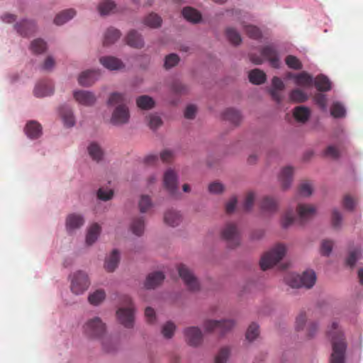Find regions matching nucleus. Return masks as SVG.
Masks as SVG:
<instances>
[{
    "label": "nucleus",
    "mask_w": 363,
    "mask_h": 363,
    "mask_svg": "<svg viewBox=\"0 0 363 363\" xmlns=\"http://www.w3.org/2000/svg\"><path fill=\"white\" fill-rule=\"evenodd\" d=\"M84 330L90 337L101 339L103 350L106 352L116 350V345L113 343L111 337L106 336V325L99 317L91 318L84 325Z\"/></svg>",
    "instance_id": "f257e3e1"
},
{
    "label": "nucleus",
    "mask_w": 363,
    "mask_h": 363,
    "mask_svg": "<svg viewBox=\"0 0 363 363\" xmlns=\"http://www.w3.org/2000/svg\"><path fill=\"white\" fill-rule=\"evenodd\" d=\"M126 103V99L123 94L114 92L110 95L108 105L116 106L111 118V123L113 125H120L128 122L130 113Z\"/></svg>",
    "instance_id": "f03ea898"
},
{
    "label": "nucleus",
    "mask_w": 363,
    "mask_h": 363,
    "mask_svg": "<svg viewBox=\"0 0 363 363\" xmlns=\"http://www.w3.org/2000/svg\"><path fill=\"white\" fill-rule=\"evenodd\" d=\"M332 339L333 352L330 356V363H345L346 343L342 333L337 330V323L333 322L332 330L328 331Z\"/></svg>",
    "instance_id": "7ed1b4c3"
},
{
    "label": "nucleus",
    "mask_w": 363,
    "mask_h": 363,
    "mask_svg": "<svg viewBox=\"0 0 363 363\" xmlns=\"http://www.w3.org/2000/svg\"><path fill=\"white\" fill-rule=\"evenodd\" d=\"M315 274L312 270L306 271L301 275L290 274L285 277L286 283L292 288L304 286L309 289L315 284Z\"/></svg>",
    "instance_id": "20e7f679"
},
{
    "label": "nucleus",
    "mask_w": 363,
    "mask_h": 363,
    "mask_svg": "<svg viewBox=\"0 0 363 363\" xmlns=\"http://www.w3.org/2000/svg\"><path fill=\"white\" fill-rule=\"evenodd\" d=\"M286 252V247L284 245L278 244L266 252L260 260V267L262 270H266L279 262Z\"/></svg>",
    "instance_id": "39448f33"
},
{
    "label": "nucleus",
    "mask_w": 363,
    "mask_h": 363,
    "mask_svg": "<svg viewBox=\"0 0 363 363\" xmlns=\"http://www.w3.org/2000/svg\"><path fill=\"white\" fill-rule=\"evenodd\" d=\"M261 55L262 56L250 54V59L253 63L259 65L263 62L262 57H263L269 62L272 67L274 68L279 67L280 61L278 57L277 51L274 46L267 45L262 48L261 50Z\"/></svg>",
    "instance_id": "423d86ee"
},
{
    "label": "nucleus",
    "mask_w": 363,
    "mask_h": 363,
    "mask_svg": "<svg viewBox=\"0 0 363 363\" xmlns=\"http://www.w3.org/2000/svg\"><path fill=\"white\" fill-rule=\"evenodd\" d=\"M123 301L126 307L120 308L117 311V316L122 325H123L125 328H130L133 326L134 308L131 298L128 296H124L123 297Z\"/></svg>",
    "instance_id": "0eeeda50"
},
{
    "label": "nucleus",
    "mask_w": 363,
    "mask_h": 363,
    "mask_svg": "<svg viewBox=\"0 0 363 363\" xmlns=\"http://www.w3.org/2000/svg\"><path fill=\"white\" fill-rule=\"evenodd\" d=\"M90 285L88 275L83 271H77L75 272L71 279V291L79 295L86 291Z\"/></svg>",
    "instance_id": "6e6552de"
},
{
    "label": "nucleus",
    "mask_w": 363,
    "mask_h": 363,
    "mask_svg": "<svg viewBox=\"0 0 363 363\" xmlns=\"http://www.w3.org/2000/svg\"><path fill=\"white\" fill-rule=\"evenodd\" d=\"M221 237L231 248H234L240 245V232L237 225L233 223L225 224L221 230Z\"/></svg>",
    "instance_id": "1a4fd4ad"
},
{
    "label": "nucleus",
    "mask_w": 363,
    "mask_h": 363,
    "mask_svg": "<svg viewBox=\"0 0 363 363\" xmlns=\"http://www.w3.org/2000/svg\"><path fill=\"white\" fill-rule=\"evenodd\" d=\"M235 325L233 320L227 319L223 320H207L204 322L203 326L206 331H218L221 335L230 330Z\"/></svg>",
    "instance_id": "9d476101"
},
{
    "label": "nucleus",
    "mask_w": 363,
    "mask_h": 363,
    "mask_svg": "<svg viewBox=\"0 0 363 363\" xmlns=\"http://www.w3.org/2000/svg\"><path fill=\"white\" fill-rule=\"evenodd\" d=\"M177 270L180 277L189 290H199V283L191 270L187 266L184 264H179L177 267Z\"/></svg>",
    "instance_id": "9b49d317"
},
{
    "label": "nucleus",
    "mask_w": 363,
    "mask_h": 363,
    "mask_svg": "<svg viewBox=\"0 0 363 363\" xmlns=\"http://www.w3.org/2000/svg\"><path fill=\"white\" fill-rule=\"evenodd\" d=\"M315 212L316 209L313 206L299 203L296 208V219L300 224H304L314 217Z\"/></svg>",
    "instance_id": "f8f14e48"
},
{
    "label": "nucleus",
    "mask_w": 363,
    "mask_h": 363,
    "mask_svg": "<svg viewBox=\"0 0 363 363\" xmlns=\"http://www.w3.org/2000/svg\"><path fill=\"white\" fill-rule=\"evenodd\" d=\"M164 186L171 196H176L177 192V176L174 170L168 169L164 174Z\"/></svg>",
    "instance_id": "ddd939ff"
},
{
    "label": "nucleus",
    "mask_w": 363,
    "mask_h": 363,
    "mask_svg": "<svg viewBox=\"0 0 363 363\" xmlns=\"http://www.w3.org/2000/svg\"><path fill=\"white\" fill-rule=\"evenodd\" d=\"M184 335L190 345L197 346L202 342L203 335L201 330L197 327L187 328L184 330Z\"/></svg>",
    "instance_id": "4468645a"
},
{
    "label": "nucleus",
    "mask_w": 363,
    "mask_h": 363,
    "mask_svg": "<svg viewBox=\"0 0 363 363\" xmlns=\"http://www.w3.org/2000/svg\"><path fill=\"white\" fill-rule=\"evenodd\" d=\"M74 97L79 104L84 106H92L96 101L92 92L84 90L74 91Z\"/></svg>",
    "instance_id": "2eb2a0df"
},
{
    "label": "nucleus",
    "mask_w": 363,
    "mask_h": 363,
    "mask_svg": "<svg viewBox=\"0 0 363 363\" xmlns=\"http://www.w3.org/2000/svg\"><path fill=\"white\" fill-rule=\"evenodd\" d=\"M99 73L96 70L83 72L78 78L79 84L84 86L92 85L99 78Z\"/></svg>",
    "instance_id": "dca6fc26"
},
{
    "label": "nucleus",
    "mask_w": 363,
    "mask_h": 363,
    "mask_svg": "<svg viewBox=\"0 0 363 363\" xmlns=\"http://www.w3.org/2000/svg\"><path fill=\"white\" fill-rule=\"evenodd\" d=\"M53 93V86L49 81L40 82L34 89V94L37 97H44Z\"/></svg>",
    "instance_id": "f3484780"
},
{
    "label": "nucleus",
    "mask_w": 363,
    "mask_h": 363,
    "mask_svg": "<svg viewBox=\"0 0 363 363\" xmlns=\"http://www.w3.org/2000/svg\"><path fill=\"white\" fill-rule=\"evenodd\" d=\"M289 77L294 79L296 84L301 86H311L313 79L311 75L306 72L299 74H289Z\"/></svg>",
    "instance_id": "a211bd4d"
},
{
    "label": "nucleus",
    "mask_w": 363,
    "mask_h": 363,
    "mask_svg": "<svg viewBox=\"0 0 363 363\" xmlns=\"http://www.w3.org/2000/svg\"><path fill=\"white\" fill-rule=\"evenodd\" d=\"M100 62L104 67L110 70H117L122 69L124 67L121 60L112 56L101 57Z\"/></svg>",
    "instance_id": "6ab92c4d"
},
{
    "label": "nucleus",
    "mask_w": 363,
    "mask_h": 363,
    "mask_svg": "<svg viewBox=\"0 0 363 363\" xmlns=\"http://www.w3.org/2000/svg\"><path fill=\"white\" fill-rule=\"evenodd\" d=\"M294 169L291 167H286L282 169L279 179L283 189H288L293 180Z\"/></svg>",
    "instance_id": "aec40b11"
},
{
    "label": "nucleus",
    "mask_w": 363,
    "mask_h": 363,
    "mask_svg": "<svg viewBox=\"0 0 363 363\" xmlns=\"http://www.w3.org/2000/svg\"><path fill=\"white\" fill-rule=\"evenodd\" d=\"M284 89V84L281 79L277 77L272 79V88L270 89V94L272 99L279 103L281 101L280 91Z\"/></svg>",
    "instance_id": "412c9836"
},
{
    "label": "nucleus",
    "mask_w": 363,
    "mask_h": 363,
    "mask_svg": "<svg viewBox=\"0 0 363 363\" xmlns=\"http://www.w3.org/2000/svg\"><path fill=\"white\" fill-rule=\"evenodd\" d=\"M164 275L162 272H155L150 274L145 282V286L147 289H155L159 286L164 280Z\"/></svg>",
    "instance_id": "4be33fe9"
},
{
    "label": "nucleus",
    "mask_w": 363,
    "mask_h": 363,
    "mask_svg": "<svg viewBox=\"0 0 363 363\" xmlns=\"http://www.w3.org/2000/svg\"><path fill=\"white\" fill-rule=\"evenodd\" d=\"M25 132L28 137L35 139L41 135L42 127L37 121H31L26 124Z\"/></svg>",
    "instance_id": "5701e85b"
},
{
    "label": "nucleus",
    "mask_w": 363,
    "mask_h": 363,
    "mask_svg": "<svg viewBox=\"0 0 363 363\" xmlns=\"http://www.w3.org/2000/svg\"><path fill=\"white\" fill-rule=\"evenodd\" d=\"M131 232L137 235L141 236L145 230V219L143 216L134 217L130 224Z\"/></svg>",
    "instance_id": "b1692460"
},
{
    "label": "nucleus",
    "mask_w": 363,
    "mask_h": 363,
    "mask_svg": "<svg viewBox=\"0 0 363 363\" xmlns=\"http://www.w3.org/2000/svg\"><path fill=\"white\" fill-rule=\"evenodd\" d=\"M16 29L21 35L27 36L35 30V24L32 21L24 20L16 25Z\"/></svg>",
    "instance_id": "393cba45"
},
{
    "label": "nucleus",
    "mask_w": 363,
    "mask_h": 363,
    "mask_svg": "<svg viewBox=\"0 0 363 363\" xmlns=\"http://www.w3.org/2000/svg\"><path fill=\"white\" fill-rule=\"evenodd\" d=\"M60 114L65 126L72 127L74 125L75 119L72 111L69 106H61L60 108Z\"/></svg>",
    "instance_id": "a878e982"
},
{
    "label": "nucleus",
    "mask_w": 363,
    "mask_h": 363,
    "mask_svg": "<svg viewBox=\"0 0 363 363\" xmlns=\"http://www.w3.org/2000/svg\"><path fill=\"white\" fill-rule=\"evenodd\" d=\"M119 252L117 250H113L108 257L106 258L104 264L105 269L108 272H113L118 267L119 262Z\"/></svg>",
    "instance_id": "bb28decb"
},
{
    "label": "nucleus",
    "mask_w": 363,
    "mask_h": 363,
    "mask_svg": "<svg viewBox=\"0 0 363 363\" xmlns=\"http://www.w3.org/2000/svg\"><path fill=\"white\" fill-rule=\"evenodd\" d=\"M126 41L128 45L135 48H141L144 45V41L141 35L134 30L128 33Z\"/></svg>",
    "instance_id": "cd10ccee"
},
{
    "label": "nucleus",
    "mask_w": 363,
    "mask_h": 363,
    "mask_svg": "<svg viewBox=\"0 0 363 363\" xmlns=\"http://www.w3.org/2000/svg\"><path fill=\"white\" fill-rule=\"evenodd\" d=\"M84 218L81 215L72 213L67 216L66 227L67 230H74L83 225Z\"/></svg>",
    "instance_id": "c85d7f7f"
},
{
    "label": "nucleus",
    "mask_w": 363,
    "mask_h": 363,
    "mask_svg": "<svg viewBox=\"0 0 363 363\" xmlns=\"http://www.w3.org/2000/svg\"><path fill=\"white\" fill-rule=\"evenodd\" d=\"M260 208L264 212L274 213L278 209V203L274 198L264 196L260 203Z\"/></svg>",
    "instance_id": "c756f323"
},
{
    "label": "nucleus",
    "mask_w": 363,
    "mask_h": 363,
    "mask_svg": "<svg viewBox=\"0 0 363 363\" xmlns=\"http://www.w3.org/2000/svg\"><path fill=\"white\" fill-rule=\"evenodd\" d=\"M165 223L170 226H177L182 221L181 214L174 210H168L164 216Z\"/></svg>",
    "instance_id": "7c9ffc66"
},
{
    "label": "nucleus",
    "mask_w": 363,
    "mask_h": 363,
    "mask_svg": "<svg viewBox=\"0 0 363 363\" xmlns=\"http://www.w3.org/2000/svg\"><path fill=\"white\" fill-rule=\"evenodd\" d=\"M316 89L320 91H328L331 89V83L325 75H318L313 82Z\"/></svg>",
    "instance_id": "2f4dec72"
},
{
    "label": "nucleus",
    "mask_w": 363,
    "mask_h": 363,
    "mask_svg": "<svg viewBox=\"0 0 363 363\" xmlns=\"http://www.w3.org/2000/svg\"><path fill=\"white\" fill-rule=\"evenodd\" d=\"M88 152L91 159L97 162L101 161L104 156V151L96 143H91L88 146Z\"/></svg>",
    "instance_id": "473e14b6"
},
{
    "label": "nucleus",
    "mask_w": 363,
    "mask_h": 363,
    "mask_svg": "<svg viewBox=\"0 0 363 363\" xmlns=\"http://www.w3.org/2000/svg\"><path fill=\"white\" fill-rule=\"evenodd\" d=\"M76 14V12L74 9H67L60 13H59L54 19V23L60 26L72 18Z\"/></svg>",
    "instance_id": "72a5a7b5"
},
{
    "label": "nucleus",
    "mask_w": 363,
    "mask_h": 363,
    "mask_svg": "<svg viewBox=\"0 0 363 363\" xmlns=\"http://www.w3.org/2000/svg\"><path fill=\"white\" fill-rule=\"evenodd\" d=\"M121 35L119 30L114 28H108L104 34V45H109L114 43L118 39H119Z\"/></svg>",
    "instance_id": "f704fd0d"
},
{
    "label": "nucleus",
    "mask_w": 363,
    "mask_h": 363,
    "mask_svg": "<svg viewBox=\"0 0 363 363\" xmlns=\"http://www.w3.org/2000/svg\"><path fill=\"white\" fill-rule=\"evenodd\" d=\"M223 118L234 125H238L242 117L240 112L233 108H228L223 113Z\"/></svg>",
    "instance_id": "c9c22d12"
},
{
    "label": "nucleus",
    "mask_w": 363,
    "mask_h": 363,
    "mask_svg": "<svg viewBox=\"0 0 363 363\" xmlns=\"http://www.w3.org/2000/svg\"><path fill=\"white\" fill-rule=\"evenodd\" d=\"M182 15L185 19L192 23H198L201 18V13L191 7L183 9Z\"/></svg>",
    "instance_id": "e433bc0d"
},
{
    "label": "nucleus",
    "mask_w": 363,
    "mask_h": 363,
    "mask_svg": "<svg viewBox=\"0 0 363 363\" xmlns=\"http://www.w3.org/2000/svg\"><path fill=\"white\" fill-rule=\"evenodd\" d=\"M310 114V109L305 106H297L294 111V116L296 120L302 123L308 120Z\"/></svg>",
    "instance_id": "4c0bfd02"
},
{
    "label": "nucleus",
    "mask_w": 363,
    "mask_h": 363,
    "mask_svg": "<svg viewBox=\"0 0 363 363\" xmlns=\"http://www.w3.org/2000/svg\"><path fill=\"white\" fill-rule=\"evenodd\" d=\"M250 82L255 84H263L266 80V74L258 69H252L249 73Z\"/></svg>",
    "instance_id": "58836bf2"
},
{
    "label": "nucleus",
    "mask_w": 363,
    "mask_h": 363,
    "mask_svg": "<svg viewBox=\"0 0 363 363\" xmlns=\"http://www.w3.org/2000/svg\"><path fill=\"white\" fill-rule=\"evenodd\" d=\"M100 232V226L97 223L93 224L88 230L86 238V244L89 245H92L97 240Z\"/></svg>",
    "instance_id": "ea45409f"
},
{
    "label": "nucleus",
    "mask_w": 363,
    "mask_h": 363,
    "mask_svg": "<svg viewBox=\"0 0 363 363\" xmlns=\"http://www.w3.org/2000/svg\"><path fill=\"white\" fill-rule=\"evenodd\" d=\"M116 9V4L111 0H104L101 1L99 6L98 10L101 15H108L113 13Z\"/></svg>",
    "instance_id": "a19ab883"
},
{
    "label": "nucleus",
    "mask_w": 363,
    "mask_h": 363,
    "mask_svg": "<svg viewBox=\"0 0 363 363\" xmlns=\"http://www.w3.org/2000/svg\"><path fill=\"white\" fill-rule=\"evenodd\" d=\"M137 106L141 109H150L154 107L155 101L150 96L143 95L139 96L136 100Z\"/></svg>",
    "instance_id": "79ce46f5"
},
{
    "label": "nucleus",
    "mask_w": 363,
    "mask_h": 363,
    "mask_svg": "<svg viewBox=\"0 0 363 363\" xmlns=\"http://www.w3.org/2000/svg\"><path fill=\"white\" fill-rule=\"evenodd\" d=\"M106 298V293L103 289H98L94 293L90 294L88 300L92 305L97 306L101 303Z\"/></svg>",
    "instance_id": "37998d69"
},
{
    "label": "nucleus",
    "mask_w": 363,
    "mask_h": 363,
    "mask_svg": "<svg viewBox=\"0 0 363 363\" xmlns=\"http://www.w3.org/2000/svg\"><path fill=\"white\" fill-rule=\"evenodd\" d=\"M290 100L296 103L304 102L308 99L307 94L299 89L292 90L289 94Z\"/></svg>",
    "instance_id": "c03bdc74"
},
{
    "label": "nucleus",
    "mask_w": 363,
    "mask_h": 363,
    "mask_svg": "<svg viewBox=\"0 0 363 363\" xmlns=\"http://www.w3.org/2000/svg\"><path fill=\"white\" fill-rule=\"evenodd\" d=\"M225 35L228 40L230 42V43L235 45H239L242 41L240 35L234 28H227L225 31Z\"/></svg>",
    "instance_id": "a18cd8bd"
},
{
    "label": "nucleus",
    "mask_w": 363,
    "mask_h": 363,
    "mask_svg": "<svg viewBox=\"0 0 363 363\" xmlns=\"http://www.w3.org/2000/svg\"><path fill=\"white\" fill-rule=\"evenodd\" d=\"M362 252L359 248L351 250L346 259V264L350 267H354L357 261L361 257Z\"/></svg>",
    "instance_id": "49530a36"
},
{
    "label": "nucleus",
    "mask_w": 363,
    "mask_h": 363,
    "mask_svg": "<svg viewBox=\"0 0 363 363\" xmlns=\"http://www.w3.org/2000/svg\"><path fill=\"white\" fill-rule=\"evenodd\" d=\"M144 23L149 27L157 28L161 26L162 19L158 15L150 13L145 18Z\"/></svg>",
    "instance_id": "de8ad7c7"
},
{
    "label": "nucleus",
    "mask_w": 363,
    "mask_h": 363,
    "mask_svg": "<svg viewBox=\"0 0 363 363\" xmlns=\"http://www.w3.org/2000/svg\"><path fill=\"white\" fill-rule=\"evenodd\" d=\"M285 62L286 65L293 69L299 70L303 67L301 62L294 55H288L285 59Z\"/></svg>",
    "instance_id": "09e8293b"
},
{
    "label": "nucleus",
    "mask_w": 363,
    "mask_h": 363,
    "mask_svg": "<svg viewBox=\"0 0 363 363\" xmlns=\"http://www.w3.org/2000/svg\"><path fill=\"white\" fill-rule=\"evenodd\" d=\"M30 49L34 53H42L46 50V43L42 39L34 40L31 43Z\"/></svg>",
    "instance_id": "8fccbe9b"
},
{
    "label": "nucleus",
    "mask_w": 363,
    "mask_h": 363,
    "mask_svg": "<svg viewBox=\"0 0 363 363\" xmlns=\"http://www.w3.org/2000/svg\"><path fill=\"white\" fill-rule=\"evenodd\" d=\"M330 113L333 117L340 118L345 115V109L340 103L336 102L332 105Z\"/></svg>",
    "instance_id": "3c124183"
},
{
    "label": "nucleus",
    "mask_w": 363,
    "mask_h": 363,
    "mask_svg": "<svg viewBox=\"0 0 363 363\" xmlns=\"http://www.w3.org/2000/svg\"><path fill=\"white\" fill-rule=\"evenodd\" d=\"M259 326L256 323H252L251 325H250L247 330L246 338L249 341H253L259 335Z\"/></svg>",
    "instance_id": "603ef678"
},
{
    "label": "nucleus",
    "mask_w": 363,
    "mask_h": 363,
    "mask_svg": "<svg viewBox=\"0 0 363 363\" xmlns=\"http://www.w3.org/2000/svg\"><path fill=\"white\" fill-rule=\"evenodd\" d=\"M176 326L171 322H167L162 328V334L165 338H171L175 331Z\"/></svg>",
    "instance_id": "864d4df0"
},
{
    "label": "nucleus",
    "mask_w": 363,
    "mask_h": 363,
    "mask_svg": "<svg viewBox=\"0 0 363 363\" xmlns=\"http://www.w3.org/2000/svg\"><path fill=\"white\" fill-rule=\"evenodd\" d=\"M299 194L303 196H309L312 194L313 186L310 182L305 181L302 182L298 188Z\"/></svg>",
    "instance_id": "5fc2aeb1"
},
{
    "label": "nucleus",
    "mask_w": 363,
    "mask_h": 363,
    "mask_svg": "<svg viewBox=\"0 0 363 363\" xmlns=\"http://www.w3.org/2000/svg\"><path fill=\"white\" fill-rule=\"evenodd\" d=\"M152 206V201L150 196L143 195L139 201L140 211L145 213Z\"/></svg>",
    "instance_id": "6e6d98bb"
},
{
    "label": "nucleus",
    "mask_w": 363,
    "mask_h": 363,
    "mask_svg": "<svg viewBox=\"0 0 363 363\" xmlns=\"http://www.w3.org/2000/svg\"><path fill=\"white\" fill-rule=\"evenodd\" d=\"M246 34L251 38L258 39L261 37V32L258 28L248 25L244 26Z\"/></svg>",
    "instance_id": "4d7b16f0"
},
{
    "label": "nucleus",
    "mask_w": 363,
    "mask_h": 363,
    "mask_svg": "<svg viewBox=\"0 0 363 363\" xmlns=\"http://www.w3.org/2000/svg\"><path fill=\"white\" fill-rule=\"evenodd\" d=\"M230 354V350L228 347L220 349L215 358V363H226Z\"/></svg>",
    "instance_id": "13d9d810"
},
{
    "label": "nucleus",
    "mask_w": 363,
    "mask_h": 363,
    "mask_svg": "<svg viewBox=\"0 0 363 363\" xmlns=\"http://www.w3.org/2000/svg\"><path fill=\"white\" fill-rule=\"evenodd\" d=\"M179 61V57L176 54H169L165 57L164 67L166 69H170L174 67Z\"/></svg>",
    "instance_id": "bf43d9fd"
},
{
    "label": "nucleus",
    "mask_w": 363,
    "mask_h": 363,
    "mask_svg": "<svg viewBox=\"0 0 363 363\" xmlns=\"http://www.w3.org/2000/svg\"><path fill=\"white\" fill-rule=\"evenodd\" d=\"M255 194L253 192H248L245 196L242 208L244 211H249L252 209L255 201Z\"/></svg>",
    "instance_id": "052dcab7"
},
{
    "label": "nucleus",
    "mask_w": 363,
    "mask_h": 363,
    "mask_svg": "<svg viewBox=\"0 0 363 363\" xmlns=\"http://www.w3.org/2000/svg\"><path fill=\"white\" fill-rule=\"evenodd\" d=\"M342 216L340 212L336 209L332 213V225L335 228H339L341 226Z\"/></svg>",
    "instance_id": "680f3d73"
},
{
    "label": "nucleus",
    "mask_w": 363,
    "mask_h": 363,
    "mask_svg": "<svg viewBox=\"0 0 363 363\" xmlns=\"http://www.w3.org/2000/svg\"><path fill=\"white\" fill-rule=\"evenodd\" d=\"M113 195V191L111 189H104L103 188H100L98 191L97 196L98 198L103 201H108L110 200Z\"/></svg>",
    "instance_id": "e2e57ef3"
},
{
    "label": "nucleus",
    "mask_w": 363,
    "mask_h": 363,
    "mask_svg": "<svg viewBox=\"0 0 363 363\" xmlns=\"http://www.w3.org/2000/svg\"><path fill=\"white\" fill-rule=\"evenodd\" d=\"M172 90L176 94H185L187 91V87L179 81H174L172 84Z\"/></svg>",
    "instance_id": "0e129e2a"
},
{
    "label": "nucleus",
    "mask_w": 363,
    "mask_h": 363,
    "mask_svg": "<svg viewBox=\"0 0 363 363\" xmlns=\"http://www.w3.org/2000/svg\"><path fill=\"white\" fill-rule=\"evenodd\" d=\"M306 323V313L301 312L298 314L296 320V330H301L303 329L304 325Z\"/></svg>",
    "instance_id": "69168bd1"
},
{
    "label": "nucleus",
    "mask_w": 363,
    "mask_h": 363,
    "mask_svg": "<svg viewBox=\"0 0 363 363\" xmlns=\"http://www.w3.org/2000/svg\"><path fill=\"white\" fill-rule=\"evenodd\" d=\"M356 205V201L350 195L345 196L343 199V206L345 208L352 211Z\"/></svg>",
    "instance_id": "338daca9"
},
{
    "label": "nucleus",
    "mask_w": 363,
    "mask_h": 363,
    "mask_svg": "<svg viewBox=\"0 0 363 363\" xmlns=\"http://www.w3.org/2000/svg\"><path fill=\"white\" fill-rule=\"evenodd\" d=\"M224 190L223 185L220 182H213L208 185V191L211 194H220Z\"/></svg>",
    "instance_id": "774afa93"
}]
</instances>
